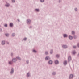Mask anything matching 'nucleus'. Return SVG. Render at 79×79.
I'll list each match as a JSON object with an SVG mask.
<instances>
[{
    "mask_svg": "<svg viewBox=\"0 0 79 79\" xmlns=\"http://www.w3.org/2000/svg\"><path fill=\"white\" fill-rule=\"evenodd\" d=\"M69 38L70 40H72V39L73 38V37L71 36H69Z\"/></svg>",
    "mask_w": 79,
    "mask_h": 79,
    "instance_id": "1",
    "label": "nucleus"
},
{
    "mask_svg": "<svg viewBox=\"0 0 79 79\" xmlns=\"http://www.w3.org/2000/svg\"><path fill=\"white\" fill-rule=\"evenodd\" d=\"M63 48H67V46L66 45H63Z\"/></svg>",
    "mask_w": 79,
    "mask_h": 79,
    "instance_id": "2",
    "label": "nucleus"
},
{
    "mask_svg": "<svg viewBox=\"0 0 79 79\" xmlns=\"http://www.w3.org/2000/svg\"><path fill=\"white\" fill-rule=\"evenodd\" d=\"M73 77V75L72 74L70 75L69 77V79H71V78H72Z\"/></svg>",
    "mask_w": 79,
    "mask_h": 79,
    "instance_id": "3",
    "label": "nucleus"
},
{
    "mask_svg": "<svg viewBox=\"0 0 79 79\" xmlns=\"http://www.w3.org/2000/svg\"><path fill=\"white\" fill-rule=\"evenodd\" d=\"M6 6H7V7L9 6H10V5L8 4V3H6Z\"/></svg>",
    "mask_w": 79,
    "mask_h": 79,
    "instance_id": "4",
    "label": "nucleus"
},
{
    "mask_svg": "<svg viewBox=\"0 0 79 79\" xmlns=\"http://www.w3.org/2000/svg\"><path fill=\"white\" fill-rule=\"evenodd\" d=\"M31 20H30V19H28L27 21V23H31Z\"/></svg>",
    "mask_w": 79,
    "mask_h": 79,
    "instance_id": "5",
    "label": "nucleus"
},
{
    "mask_svg": "<svg viewBox=\"0 0 79 79\" xmlns=\"http://www.w3.org/2000/svg\"><path fill=\"white\" fill-rule=\"evenodd\" d=\"M52 63H53V62L51 60H50L49 61V64H52Z\"/></svg>",
    "mask_w": 79,
    "mask_h": 79,
    "instance_id": "6",
    "label": "nucleus"
},
{
    "mask_svg": "<svg viewBox=\"0 0 79 79\" xmlns=\"http://www.w3.org/2000/svg\"><path fill=\"white\" fill-rule=\"evenodd\" d=\"M16 59H13V61L14 62H15L16 61Z\"/></svg>",
    "mask_w": 79,
    "mask_h": 79,
    "instance_id": "7",
    "label": "nucleus"
},
{
    "mask_svg": "<svg viewBox=\"0 0 79 79\" xmlns=\"http://www.w3.org/2000/svg\"><path fill=\"white\" fill-rule=\"evenodd\" d=\"M58 61L57 60H56V61H55V64H58Z\"/></svg>",
    "mask_w": 79,
    "mask_h": 79,
    "instance_id": "8",
    "label": "nucleus"
},
{
    "mask_svg": "<svg viewBox=\"0 0 79 79\" xmlns=\"http://www.w3.org/2000/svg\"><path fill=\"white\" fill-rule=\"evenodd\" d=\"M64 64H67V61H64Z\"/></svg>",
    "mask_w": 79,
    "mask_h": 79,
    "instance_id": "9",
    "label": "nucleus"
},
{
    "mask_svg": "<svg viewBox=\"0 0 79 79\" xmlns=\"http://www.w3.org/2000/svg\"><path fill=\"white\" fill-rule=\"evenodd\" d=\"M71 60V57L69 56L68 58V60L69 61H70V60Z\"/></svg>",
    "mask_w": 79,
    "mask_h": 79,
    "instance_id": "10",
    "label": "nucleus"
},
{
    "mask_svg": "<svg viewBox=\"0 0 79 79\" xmlns=\"http://www.w3.org/2000/svg\"><path fill=\"white\" fill-rule=\"evenodd\" d=\"M11 74H12V73H13V69H11Z\"/></svg>",
    "mask_w": 79,
    "mask_h": 79,
    "instance_id": "11",
    "label": "nucleus"
},
{
    "mask_svg": "<svg viewBox=\"0 0 79 79\" xmlns=\"http://www.w3.org/2000/svg\"><path fill=\"white\" fill-rule=\"evenodd\" d=\"M63 35L64 37H67V35H66V34H64Z\"/></svg>",
    "mask_w": 79,
    "mask_h": 79,
    "instance_id": "12",
    "label": "nucleus"
},
{
    "mask_svg": "<svg viewBox=\"0 0 79 79\" xmlns=\"http://www.w3.org/2000/svg\"><path fill=\"white\" fill-rule=\"evenodd\" d=\"M5 41H2V44L3 45H4V44H5Z\"/></svg>",
    "mask_w": 79,
    "mask_h": 79,
    "instance_id": "13",
    "label": "nucleus"
},
{
    "mask_svg": "<svg viewBox=\"0 0 79 79\" xmlns=\"http://www.w3.org/2000/svg\"><path fill=\"white\" fill-rule=\"evenodd\" d=\"M10 26L11 27H12V26H13V23H10Z\"/></svg>",
    "mask_w": 79,
    "mask_h": 79,
    "instance_id": "14",
    "label": "nucleus"
},
{
    "mask_svg": "<svg viewBox=\"0 0 79 79\" xmlns=\"http://www.w3.org/2000/svg\"><path fill=\"white\" fill-rule=\"evenodd\" d=\"M35 10L36 11H39V9H36Z\"/></svg>",
    "mask_w": 79,
    "mask_h": 79,
    "instance_id": "15",
    "label": "nucleus"
},
{
    "mask_svg": "<svg viewBox=\"0 0 79 79\" xmlns=\"http://www.w3.org/2000/svg\"><path fill=\"white\" fill-rule=\"evenodd\" d=\"M30 75V74H29V73H28L27 75V76L28 77V76H29Z\"/></svg>",
    "mask_w": 79,
    "mask_h": 79,
    "instance_id": "16",
    "label": "nucleus"
},
{
    "mask_svg": "<svg viewBox=\"0 0 79 79\" xmlns=\"http://www.w3.org/2000/svg\"><path fill=\"white\" fill-rule=\"evenodd\" d=\"M33 52H37V51H35V50H33Z\"/></svg>",
    "mask_w": 79,
    "mask_h": 79,
    "instance_id": "17",
    "label": "nucleus"
},
{
    "mask_svg": "<svg viewBox=\"0 0 79 79\" xmlns=\"http://www.w3.org/2000/svg\"><path fill=\"white\" fill-rule=\"evenodd\" d=\"M5 35H6L7 37L9 36V34H6Z\"/></svg>",
    "mask_w": 79,
    "mask_h": 79,
    "instance_id": "18",
    "label": "nucleus"
},
{
    "mask_svg": "<svg viewBox=\"0 0 79 79\" xmlns=\"http://www.w3.org/2000/svg\"><path fill=\"white\" fill-rule=\"evenodd\" d=\"M52 53H53V50H51V51L50 53H51V54H52Z\"/></svg>",
    "mask_w": 79,
    "mask_h": 79,
    "instance_id": "19",
    "label": "nucleus"
},
{
    "mask_svg": "<svg viewBox=\"0 0 79 79\" xmlns=\"http://www.w3.org/2000/svg\"><path fill=\"white\" fill-rule=\"evenodd\" d=\"M48 57H46L45 58V60H48Z\"/></svg>",
    "mask_w": 79,
    "mask_h": 79,
    "instance_id": "20",
    "label": "nucleus"
},
{
    "mask_svg": "<svg viewBox=\"0 0 79 79\" xmlns=\"http://www.w3.org/2000/svg\"><path fill=\"white\" fill-rule=\"evenodd\" d=\"M73 54H75V53H76V52H75V51H73Z\"/></svg>",
    "mask_w": 79,
    "mask_h": 79,
    "instance_id": "21",
    "label": "nucleus"
},
{
    "mask_svg": "<svg viewBox=\"0 0 79 79\" xmlns=\"http://www.w3.org/2000/svg\"><path fill=\"white\" fill-rule=\"evenodd\" d=\"M59 56H60L59 55H56V57H57V58H58Z\"/></svg>",
    "mask_w": 79,
    "mask_h": 79,
    "instance_id": "22",
    "label": "nucleus"
},
{
    "mask_svg": "<svg viewBox=\"0 0 79 79\" xmlns=\"http://www.w3.org/2000/svg\"><path fill=\"white\" fill-rule=\"evenodd\" d=\"M72 34H74V31H72Z\"/></svg>",
    "mask_w": 79,
    "mask_h": 79,
    "instance_id": "23",
    "label": "nucleus"
},
{
    "mask_svg": "<svg viewBox=\"0 0 79 79\" xmlns=\"http://www.w3.org/2000/svg\"><path fill=\"white\" fill-rule=\"evenodd\" d=\"M27 38H24L23 39V40H27Z\"/></svg>",
    "mask_w": 79,
    "mask_h": 79,
    "instance_id": "24",
    "label": "nucleus"
},
{
    "mask_svg": "<svg viewBox=\"0 0 79 79\" xmlns=\"http://www.w3.org/2000/svg\"><path fill=\"white\" fill-rule=\"evenodd\" d=\"M73 48H76V46H73Z\"/></svg>",
    "mask_w": 79,
    "mask_h": 79,
    "instance_id": "25",
    "label": "nucleus"
},
{
    "mask_svg": "<svg viewBox=\"0 0 79 79\" xmlns=\"http://www.w3.org/2000/svg\"><path fill=\"white\" fill-rule=\"evenodd\" d=\"M44 1V0H41V2H43Z\"/></svg>",
    "mask_w": 79,
    "mask_h": 79,
    "instance_id": "26",
    "label": "nucleus"
},
{
    "mask_svg": "<svg viewBox=\"0 0 79 79\" xmlns=\"http://www.w3.org/2000/svg\"><path fill=\"white\" fill-rule=\"evenodd\" d=\"M4 26H5V27H7V24H6L4 25Z\"/></svg>",
    "mask_w": 79,
    "mask_h": 79,
    "instance_id": "27",
    "label": "nucleus"
},
{
    "mask_svg": "<svg viewBox=\"0 0 79 79\" xmlns=\"http://www.w3.org/2000/svg\"><path fill=\"white\" fill-rule=\"evenodd\" d=\"M9 63L10 64H11V63H12V62H11V61H10L9 62Z\"/></svg>",
    "mask_w": 79,
    "mask_h": 79,
    "instance_id": "28",
    "label": "nucleus"
},
{
    "mask_svg": "<svg viewBox=\"0 0 79 79\" xmlns=\"http://www.w3.org/2000/svg\"><path fill=\"white\" fill-rule=\"evenodd\" d=\"M15 34H12V35L13 37H14V36H15Z\"/></svg>",
    "mask_w": 79,
    "mask_h": 79,
    "instance_id": "29",
    "label": "nucleus"
},
{
    "mask_svg": "<svg viewBox=\"0 0 79 79\" xmlns=\"http://www.w3.org/2000/svg\"><path fill=\"white\" fill-rule=\"evenodd\" d=\"M12 1L13 2H15V0H12Z\"/></svg>",
    "mask_w": 79,
    "mask_h": 79,
    "instance_id": "30",
    "label": "nucleus"
},
{
    "mask_svg": "<svg viewBox=\"0 0 79 79\" xmlns=\"http://www.w3.org/2000/svg\"><path fill=\"white\" fill-rule=\"evenodd\" d=\"M45 54H46V55H47V54H48V52H46Z\"/></svg>",
    "mask_w": 79,
    "mask_h": 79,
    "instance_id": "31",
    "label": "nucleus"
},
{
    "mask_svg": "<svg viewBox=\"0 0 79 79\" xmlns=\"http://www.w3.org/2000/svg\"><path fill=\"white\" fill-rule=\"evenodd\" d=\"M55 74H56V73L55 72H54L53 73V75H55Z\"/></svg>",
    "mask_w": 79,
    "mask_h": 79,
    "instance_id": "32",
    "label": "nucleus"
},
{
    "mask_svg": "<svg viewBox=\"0 0 79 79\" xmlns=\"http://www.w3.org/2000/svg\"><path fill=\"white\" fill-rule=\"evenodd\" d=\"M77 8H75V11H77Z\"/></svg>",
    "mask_w": 79,
    "mask_h": 79,
    "instance_id": "33",
    "label": "nucleus"
},
{
    "mask_svg": "<svg viewBox=\"0 0 79 79\" xmlns=\"http://www.w3.org/2000/svg\"><path fill=\"white\" fill-rule=\"evenodd\" d=\"M77 46H78V47H79V43L77 44Z\"/></svg>",
    "mask_w": 79,
    "mask_h": 79,
    "instance_id": "34",
    "label": "nucleus"
},
{
    "mask_svg": "<svg viewBox=\"0 0 79 79\" xmlns=\"http://www.w3.org/2000/svg\"><path fill=\"white\" fill-rule=\"evenodd\" d=\"M17 59H20V58L19 57H18L17 58Z\"/></svg>",
    "mask_w": 79,
    "mask_h": 79,
    "instance_id": "35",
    "label": "nucleus"
},
{
    "mask_svg": "<svg viewBox=\"0 0 79 79\" xmlns=\"http://www.w3.org/2000/svg\"><path fill=\"white\" fill-rule=\"evenodd\" d=\"M0 31H2V29H0Z\"/></svg>",
    "mask_w": 79,
    "mask_h": 79,
    "instance_id": "36",
    "label": "nucleus"
},
{
    "mask_svg": "<svg viewBox=\"0 0 79 79\" xmlns=\"http://www.w3.org/2000/svg\"><path fill=\"white\" fill-rule=\"evenodd\" d=\"M27 62V63H28V62Z\"/></svg>",
    "mask_w": 79,
    "mask_h": 79,
    "instance_id": "37",
    "label": "nucleus"
},
{
    "mask_svg": "<svg viewBox=\"0 0 79 79\" xmlns=\"http://www.w3.org/2000/svg\"><path fill=\"white\" fill-rule=\"evenodd\" d=\"M74 38H75V36H74Z\"/></svg>",
    "mask_w": 79,
    "mask_h": 79,
    "instance_id": "38",
    "label": "nucleus"
}]
</instances>
